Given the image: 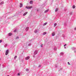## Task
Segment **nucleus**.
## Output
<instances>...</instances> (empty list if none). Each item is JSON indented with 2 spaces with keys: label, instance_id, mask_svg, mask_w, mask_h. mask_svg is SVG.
<instances>
[{
  "label": "nucleus",
  "instance_id": "31",
  "mask_svg": "<svg viewBox=\"0 0 76 76\" xmlns=\"http://www.w3.org/2000/svg\"><path fill=\"white\" fill-rule=\"evenodd\" d=\"M18 75H20V74H19V73H18Z\"/></svg>",
  "mask_w": 76,
  "mask_h": 76
},
{
  "label": "nucleus",
  "instance_id": "35",
  "mask_svg": "<svg viewBox=\"0 0 76 76\" xmlns=\"http://www.w3.org/2000/svg\"><path fill=\"white\" fill-rule=\"evenodd\" d=\"M7 76H9V75H7Z\"/></svg>",
  "mask_w": 76,
  "mask_h": 76
},
{
  "label": "nucleus",
  "instance_id": "27",
  "mask_svg": "<svg viewBox=\"0 0 76 76\" xmlns=\"http://www.w3.org/2000/svg\"><path fill=\"white\" fill-rule=\"evenodd\" d=\"M41 65H39V67H41Z\"/></svg>",
  "mask_w": 76,
  "mask_h": 76
},
{
  "label": "nucleus",
  "instance_id": "37",
  "mask_svg": "<svg viewBox=\"0 0 76 76\" xmlns=\"http://www.w3.org/2000/svg\"><path fill=\"white\" fill-rule=\"evenodd\" d=\"M37 11H38V10H37Z\"/></svg>",
  "mask_w": 76,
  "mask_h": 76
},
{
  "label": "nucleus",
  "instance_id": "9",
  "mask_svg": "<svg viewBox=\"0 0 76 76\" xmlns=\"http://www.w3.org/2000/svg\"><path fill=\"white\" fill-rule=\"evenodd\" d=\"M55 35V33H54V32H53L52 34V36H54Z\"/></svg>",
  "mask_w": 76,
  "mask_h": 76
},
{
  "label": "nucleus",
  "instance_id": "14",
  "mask_svg": "<svg viewBox=\"0 0 76 76\" xmlns=\"http://www.w3.org/2000/svg\"><path fill=\"white\" fill-rule=\"evenodd\" d=\"M56 25H57V23H55L54 24V27H56Z\"/></svg>",
  "mask_w": 76,
  "mask_h": 76
},
{
  "label": "nucleus",
  "instance_id": "3",
  "mask_svg": "<svg viewBox=\"0 0 76 76\" xmlns=\"http://www.w3.org/2000/svg\"><path fill=\"white\" fill-rule=\"evenodd\" d=\"M37 53H38V51H35L34 52V55H36V54H37Z\"/></svg>",
  "mask_w": 76,
  "mask_h": 76
},
{
  "label": "nucleus",
  "instance_id": "16",
  "mask_svg": "<svg viewBox=\"0 0 76 76\" xmlns=\"http://www.w3.org/2000/svg\"><path fill=\"white\" fill-rule=\"evenodd\" d=\"M72 8H73V9H75V6L73 5L72 7Z\"/></svg>",
  "mask_w": 76,
  "mask_h": 76
},
{
  "label": "nucleus",
  "instance_id": "36",
  "mask_svg": "<svg viewBox=\"0 0 76 76\" xmlns=\"http://www.w3.org/2000/svg\"><path fill=\"white\" fill-rule=\"evenodd\" d=\"M54 50H55V48L54 49Z\"/></svg>",
  "mask_w": 76,
  "mask_h": 76
},
{
  "label": "nucleus",
  "instance_id": "5",
  "mask_svg": "<svg viewBox=\"0 0 76 76\" xmlns=\"http://www.w3.org/2000/svg\"><path fill=\"white\" fill-rule=\"evenodd\" d=\"M20 7H22L23 6V4L22 3H20Z\"/></svg>",
  "mask_w": 76,
  "mask_h": 76
},
{
  "label": "nucleus",
  "instance_id": "25",
  "mask_svg": "<svg viewBox=\"0 0 76 76\" xmlns=\"http://www.w3.org/2000/svg\"><path fill=\"white\" fill-rule=\"evenodd\" d=\"M68 64H69V65H70V63H69V62H68Z\"/></svg>",
  "mask_w": 76,
  "mask_h": 76
},
{
  "label": "nucleus",
  "instance_id": "30",
  "mask_svg": "<svg viewBox=\"0 0 76 76\" xmlns=\"http://www.w3.org/2000/svg\"><path fill=\"white\" fill-rule=\"evenodd\" d=\"M74 30H76V28H74Z\"/></svg>",
  "mask_w": 76,
  "mask_h": 76
},
{
  "label": "nucleus",
  "instance_id": "23",
  "mask_svg": "<svg viewBox=\"0 0 76 76\" xmlns=\"http://www.w3.org/2000/svg\"><path fill=\"white\" fill-rule=\"evenodd\" d=\"M31 45V44H29L28 45V46H30Z\"/></svg>",
  "mask_w": 76,
  "mask_h": 76
},
{
  "label": "nucleus",
  "instance_id": "10",
  "mask_svg": "<svg viewBox=\"0 0 76 76\" xmlns=\"http://www.w3.org/2000/svg\"><path fill=\"white\" fill-rule=\"evenodd\" d=\"M30 4H32V3H33V1H31L30 2Z\"/></svg>",
  "mask_w": 76,
  "mask_h": 76
},
{
  "label": "nucleus",
  "instance_id": "21",
  "mask_svg": "<svg viewBox=\"0 0 76 76\" xmlns=\"http://www.w3.org/2000/svg\"><path fill=\"white\" fill-rule=\"evenodd\" d=\"M26 71H28L29 70V69H26Z\"/></svg>",
  "mask_w": 76,
  "mask_h": 76
},
{
  "label": "nucleus",
  "instance_id": "2",
  "mask_svg": "<svg viewBox=\"0 0 76 76\" xmlns=\"http://www.w3.org/2000/svg\"><path fill=\"white\" fill-rule=\"evenodd\" d=\"M8 53H9V50H7L6 51V52L5 53V55L6 56H7V54H8Z\"/></svg>",
  "mask_w": 76,
  "mask_h": 76
},
{
  "label": "nucleus",
  "instance_id": "24",
  "mask_svg": "<svg viewBox=\"0 0 76 76\" xmlns=\"http://www.w3.org/2000/svg\"><path fill=\"white\" fill-rule=\"evenodd\" d=\"M2 42V40H0V43H1V42Z\"/></svg>",
  "mask_w": 76,
  "mask_h": 76
},
{
  "label": "nucleus",
  "instance_id": "13",
  "mask_svg": "<svg viewBox=\"0 0 76 76\" xmlns=\"http://www.w3.org/2000/svg\"><path fill=\"white\" fill-rule=\"evenodd\" d=\"M47 34V32H44V33H43V35H45V34Z\"/></svg>",
  "mask_w": 76,
  "mask_h": 76
},
{
  "label": "nucleus",
  "instance_id": "20",
  "mask_svg": "<svg viewBox=\"0 0 76 76\" xmlns=\"http://www.w3.org/2000/svg\"><path fill=\"white\" fill-rule=\"evenodd\" d=\"M64 54V53L63 52H61V55H63Z\"/></svg>",
  "mask_w": 76,
  "mask_h": 76
},
{
  "label": "nucleus",
  "instance_id": "19",
  "mask_svg": "<svg viewBox=\"0 0 76 76\" xmlns=\"http://www.w3.org/2000/svg\"><path fill=\"white\" fill-rule=\"evenodd\" d=\"M35 33H37V30H36L34 31Z\"/></svg>",
  "mask_w": 76,
  "mask_h": 76
},
{
  "label": "nucleus",
  "instance_id": "6",
  "mask_svg": "<svg viewBox=\"0 0 76 76\" xmlns=\"http://www.w3.org/2000/svg\"><path fill=\"white\" fill-rule=\"evenodd\" d=\"M28 29H29V27H27L26 29V31H28Z\"/></svg>",
  "mask_w": 76,
  "mask_h": 76
},
{
  "label": "nucleus",
  "instance_id": "26",
  "mask_svg": "<svg viewBox=\"0 0 76 76\" xmlns=\"http://www.w3.org/2000/svg\"><path fill=\"white\" fill-rule=\"evenodd\" d=\"M19 39V37H17L16 38V39Z\"/></svg>",
  "mask_w": 76,
  "mask_h": 76
},
{
  "label": "nucleus",
  "instance_id": "4",
  "mask_svg": "<svg viewBox=\"0 0 76 76\" xmlns=\"http://www.w3.org/2000/svg\"><path fill=\"white\" fill-rule=\"evenodd\" d=\"M29 58H30V57H29V56H28L25 59L26 60H28V59H29Z\"/></svg>",
  "mask_w": 76,
  "mask_h": 76
},
{
  "label": "nucleus",
  "instance_id": "33",
  "mask_svg": "<svg viewBox=\"0 0 76 76\" xmlns=\"http://www.w3.org/2000/svg\"><path fill=\"white\" fill-rule=\"evenodd\" d=\"M42 45H41V46L42 47Z\"/></svg>",
  "mask_w": 76,
  "mask_h": 76
},
{
  "label": "nucleus",
  "instance_id": "11",
  "mask_svg": "<svg viewBox=\"0 0 76 76\" xmlns=\"http://www.w3.org/2000/svg\"><path fill=\"white\" fill-rule=\"evenodd\" d=\"M47 23H45L43 24V26H45L46 25H47Z\"/></svg>",
  "mask_w": 76,
  "mask_h": 76
},
{
  "label": "nucleus",
  "instance_id": "17",
  "mask_svg": "<svg viewBox=\"0 0 76 76\" xmlns=\"http://www.w3.org/2000/svg\"><path fill=\"white\" fill-rule=\"evenodd\" d=\"M58 10V9L56 8L55 10V12H57Z\"/></svg>",
  "mask_w": 76,
  "mask_h": 76
},
{
  "label": "nucleus",
  "instance_id": "8",
  "mask_svg": "<svg viewBox=\"0 0 76 76\" xmlns=\"http://www.w3.org/2000/svg\"><path fill=\"white\" fill-rule=\"evenodd\" d=\"M27 13H28V12H25V13H24L23 14V16H25V15H26L27 14Z\"/></svg>",
  "mask_w": 76,
  "mask_h": 76
},
{
  "label": "nucleus",
  "instance_id": "34",
  "mask_svg": "<svg viewBox=\"0 0 76 76\" xmlns=\"http://www.w3.org/2000/svg\"><path fill=\"white\" fill-rule=\"evenodd\" d=\"M64 48H66L65 47Z\"/></svg>",
  "mask_w": 76,
  "mask_h": 76
},
{
  "label": "nucleus",
  "instance_id": "18",
  "mask_svg": "<svg viewBox=\"0 0 76 76\" xmlns=\"http://www.w3.org/2000/svg\"><path fill=\"white\" fill-rule=\"evenodd\" d=\"M17 58V56H15L14 57V59H16V58Z\"/></svg>",
  "mask_w": 76,
  "mask_h": 76
},
{
  "label": "nucleus",
  "instance_id": "32",
  "mask_svg": "<svg viewBox=\"0 0 76 76\" xmlns=\"http://www.w3.org/2000/svg\"><path fill=\"white\" fill-rule=\"evenodd\" d=\"M62 36H63V37H64V35H63Z\"/></svg>",
  "mask_w": 76,
  "mask_h": 76
},
{
  "label": "nucleus",
  "instance_id": "22",
  "mask_svg": "<svg viewBox=\"0 0 76 76\" xmlns=\"http://www.w3.org/2000/svg\"><path fill=\"white\" fill-rule=\"evenodd\" d=\"M14 32H16V30H15L14 31Z\"/></svg>",
  "mask_w": 76,
  "mask_h": 76
},
{
  "label": "nucleus",
  "instance_id": "12",
  "mask_svg": "<svg viewBox=\"0 0 76 76\" xmlns=\"http://www.w3.org/2000/svg\"><path fill=\"white\" fill-rule=\"evenodd\" d=\"M12 35V33H9L8 35L9 36H11V35Z\"/></svg>",
  "mask_w": 76,
  "mask_h": 76
},
{
  "label": "nucleus",
  "instance_id": "29",
  "mask_svg": "<svg viewBox=\"0 0 76 76\" xmlns=\"http://www.w3.org/2000/svg\"><path fill=\"white\" fill-rule=\"evenodd\" d=\"M65 46H66V44H65L64 45V47H65Z\"/></svg>",
  "mask_w": 76,
  "mask_h": 76
},
{
  "label": "nucleus",
  "instance_id": "7",
  "mask_svg": "<svg viewBox=\"0 0 76 76\" xmlns=\"http://www.w3.org/2000/svg\"><path fill=\"white\" fill-rule=\"evenodd\" d=\"M48 10H46L45 11L44 13H46L48 12Z\"/></svg>",
  "mask_w": 76,
  "mask_h": 76
},
{
  "label": "nucleus",
  "instance_id": "28",
  "mask_svg": "<svg viewBox=\"0 0 76 76\" xmlns=\"http://www.w3.org/2000/svg\"><path fill=\"white\" fill-rule=\"evenodd\" d=\"M70 15H72V12H70Z\"/></svg>",
  "mask_w": 76,
  "mask_h": 76
},
{
  "label": "nucleus",
  "instance_id": "15",
  "mask_svg": "<svg viewBox=\"0 0 76 76\" xmlns=\"http://www.w3.org/2000/svg\"><path fill=\"white\" fill-rule=\"evenodd\" d=\"M4 3V2H2L0 3V4H3Z\"/></svg>",
  "mask_w": 76,
  "mask_h": 76
},
{
  "label": "nucleus",
  "instance_id": "1",
  "mask_svg": "<svg viewBox=\"0 0 76 76\" xmlns=\"http://www.w3.org/2000/svg\"><path fill=\"white\" fill-rule=\"evenodd\" d=\"M26 8L28 9H31V8H32V6H26Z\"/></svg>",
  "mask_w": 76,
  "mask_h": 76
}]
</instances>
